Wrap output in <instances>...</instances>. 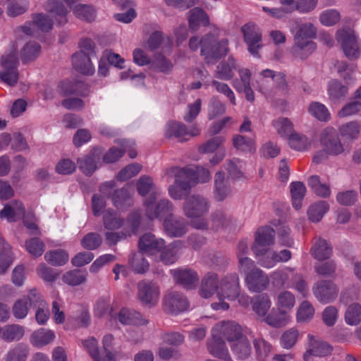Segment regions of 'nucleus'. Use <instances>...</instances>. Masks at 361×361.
Masks as SVG:
<instances>
[{
	"label": "nucleus",
	"instance_id": "49",
	"mask_svg": "<svg viewBox=\"0 0 361 361\" xmlns=\"http://www.w3.org/2000/svg\"><path fill=\"white\" fill-rule=\"evenodd\" d=\"M224 167L231 179L239 180L244 177V162L242 160L238 158L228 159L226 161Z\"/></svg>",
	"mask_w": 361,
	"mask_h": 361
},
{
	"label": "nucleus",
	"instance_id": "25",
	"mask_svg": "<svg viewBox=\"0 0 361 361\" xmlns=\"http://www.w3.org/2000/svg\"><path fill=\"white\" fill-rule=\"evenodd\" d=\"M165 244V240L162 238H156L152 233H146L140 237L138 242L139 250L142 253L153 255L158 253V251Z\"/></svg>",
	"mask_w": 361,
	"mask_h": 361
},
{
	"label": "nucleus",
	"instance_id": "46",
	"mask_svg": "<svg viewBox=\"0 0 361 361\" xmlns=\"http://www.w3.org/2000/svg\"><path fill=\"white\" fill-rule=\"evenodd\" d=\"M30 353L27 344L18 343L9 349L5 357V361H26Z\"/></svg>",
	"mask_w": 361,
	"mask_h": 361
},
{
	"label": "nucleus",
	"instance_id": "23",
	"mask_svg": "<svg viewBox=\"0 0 361 361\" xmlns=\"http://www.w3.org/2000/svg\"><path fill=\"white\" fill-rule=\"evenodd\" d=\"M212 337L207 341V349L209 353L217 358L224 360L226 361H231V357L229 355L228 348H226L224 339L221 336L216 335L213 333L212 329Z\"/></svg>",
	"mask_w": 361,
	"mask_h": 361
},
{
	"label": "nucleus",
	"instance_id": "59",
	"mask_svg": "<svg viewBox=\"0 0 361 361\" xmlns=\"http://www.w3.org/2000/svg\"><path fill=\"white\" fill-rule=\"evenodd\" d=\"M112 202L117 208H123L131 204L130 192L128 187L115 190L112 196Z\"/></svg>",
	"mask_w": 361,
	"mask_h": 361
},
{
	"label": "nucleus",
	"instance_id": "9",
	"mask_svg": "<svg viewBox=\"0 0 361 361\" xmlns=\"http://www.w3.org/2000/svg\"><path fill=\"white\" fill-rule=\"evenodd\" d=\"M239 292L240 283L238 274H228L221 281L219 289L217 292V298L219 300H234L239 295Z\"/></svg>",
	"mask_w": 361,
	"mask_h": 361
},
{
	"label": "nucleus",
	"instance_id": "40",
	"mask_svg": "<svg viewBox=\"0 0 361 361\" xmlns=\"http://www.w3.org/2000/svg\"><path fill=\"white\" fill-rule=\"evenodd\" d=\"M55 337L52 330L41 328L32 334L30 343L35 347L42 348L52 342Z\"/></svg>",
	"mask_w": 361,
	"mask_h": 361
},
{
	"label": "nucleus",
	"instance_id": "2",
	"mask_svg": "<svg viewBox=\"0 0 361 361\" xmlns=\"http://www.w3.org/2000/svg\"><path fill=\"white\" fill-rule=\"evenodd\" d=\"M316 34L317 28L311 23L298 25L294 36V44L290 49V53L295 59L305 60L314 52L316 44L312 39Z\"/></svg>",
	"mask_w": 361,
	"mask_h": 361
},
{
	"label": "nucleus",
	"instance_id": "55",
	"mask_svg": "<svg viewBox=\"0 0 361 361\" xmlns=\"http://www.w3.org/2000/svg\"><path fill=\"white\" fill-rule=\"evenodd\" d=\"M271 305L269 297L267 294H261L254 298L252 309L259 317H265Z\"/></svg>",
	"mask_w": 361,
	"mask_h": 361
},
{
	"label": "nucleus",
	"instance_id": "44",
	"mask_svg": "<svg viewBox=\"0 0 361 361\" xmlns=\"http://www.w3.org/2000/svg\"><path fill=\"white\" fill-rule=\"evenodd\" d=\"M308 114L322 122H326L331 119V114L328 108L319 102H312L307 107Z\"/></svg>",
	"mask_w": 361,
	"mask_h": 361
},
{
	"label": "nucleus",
	"instance_id": "56",
	"mask_svg": "<svg viewBox=\"0 0 361 361\" xmlns=\"http://www.w3.org/2000/svg\"><path fill=\"white\" fill-rule=\"evenodd\" d=\"M308 185L319 197L326 198L331 195L330 187L325 183H321L318 176L314 175L310 176L308 179Z\"/></svg>",
	"mask_w": 361,
	"mask_h": 361
},
{
	"label": "nucleus",
	"instance_id": "58",
	"mask_svg": "<svg viewBox=\"0 0 361 361\" xmlns=\"http://www.w3.org/2000/svg\"><path fill=\"white\" fill-rule=\"evenodd\" d=\"M41 47L35 42H27L21 49L20 58L23 63L33 61L39 54Z\"/></svg>",
	"mask_w": 361,
	"mask_h": 361
},
{
	"label": "nucleus",
	"instance_id": "20",
	"mask_svg": "<svg viewBox=\"0 0 361 361\" xmlns=\"http://www.w3.org/2000/svg\"><path fill=\"white\" fill-rule=\"evenodd\" d=\"M298 277V273L293 268L283 267L274 271L271 274L272 283L277 287L290 288L293 287L294 279Z\"/></svg>",
	"mask_w": 361,
	"mask_h": 361
},
{
	"label": "nucleus",
	"instance_id": "38",
	"mask_svg": "<svg viewBox=\"0 0 361 361\" xmlns=\"http://www.w3.org/2000/svg\"><path fill=\"white\" fill-rule=\"evenodd\" d=\"M312 255L317 260L322 261L329 259L332 255V247L323 238H318L310 249Z\"/></svg>",
	"mask_w": 361,
	"mask_h": 361
},
{
	"label": "nucleus",
	"instance_id": "41",
	"mask_svg": "<svg viewBox=\"0 0 361 361\" xmlns=\"http://www.w3.org/2000/svg\"><path fill=\"white\" fill-rule=\"evenodd\" d=\"M189 27L193 31H197L200 25L209 24V17L200 8L195 7L189 11Z\"/></svg>",
	"mask_w": 361,
	"mask_h": 361
},
{
	"label": "nucleus",
	"instance_id": "43",
	"mask_svg": "<svg viewBox=\"0 0 361 361\" xmlns=\"http://www.w3.org/2000/svg\"><path fill=\"white\" fill-rule=\"evenodd\" d=\"M232 216L222 210H216L211 215L210 228L214 231L227 228L233 223Z\"/></svg>",
	"mask_w": 361,
	"mask_h": 361
},
{
	"label": "nucleus",
	"instance_id": "10",
	"mask_svg": "<svg viewBox=\"0 0 361 361\" xmlns=\"http://www.w3.org/2000/svg\"><path fill=\"white\" fill-rule=\"evenodd\" d=\"M160 295L159 286L154 282L142 281L137 284V298L148 307L157 304Z\"/></svg>",
	"mask_w": 361,
	"mask_h": 361
},
{
	"label": "nucleus",
	"instance_id": "18",
	"mask_svg": "<svg viewBox=\"0 0 361 361\" xmlns=\"http://www.w3.org/2000/svg\"><path fill=\"white\" fill-rule=\"evenodd\" d=\"M245 282L247 288L255 293H260L264 290L269 284L268 275L260 269H254L248 272Z\"/></svg>",
	"mask_w": 361,
	"mask_h": 361
},
{
	"label": "nucleus",
	"instance_id": "63",
	"mask_svg": "<svg viewBox=\"0 0 361 361\" xmlns=\"http://www.w3.org/2000/svg\"><path fill=\"white\" fill-rule=\"evenodd\" d=\"M240 79L233 80L232 85L238 92H243L245 88L250 87L251 72L247 68H240L238 70Z\"/></svg>",
	"mask_w": 361,
	"mask_h": 361
},
{
	"label": "nucleus",
	"instance_id": "53",
	"mask_svg": "<svg viewBox=\"0 0 361 361\" xmlns=\"http://www.w3.org/2000/svg\"><path fill=\"white\" fill-rule=\"evenodd\" d=\"M329 209V205L326 202H317L310 207L307 211L308 217L312 222H319Z\"/></svg>",
	"mask_w": 361,
	"mask_h": 361
},
{
	"label": "nucleus",
	"instance_id": "26",
	"mask_svg": "<svg viewBox=\"0 0 361 361\" xmlns=\"http://www.w3.org/2000/svg\"><path fill=\"white\" fill-rule=\"evenodd\" d=\"M25 212L23 204L18 200H13L6 204L0 211V218L8 222H14L24 216Z\"/></svg>",
	"mask_w": 361,
	"mask_h": 361
},
{
	"label": "nucleus",
	"instance_id": "52",
	"mask_svg": "<svg viewBox=\"0 0 361 361\" xmlns=\"http://www.w3.org/2000/svg\"><path fill=\"white\" fill-rule=\"evenodd\" d=\"M348 93V88L341 82L331 80L328 86V94L331 101L337 102L345 97Z\"/></svg>",
	"mask_w": 361,
	"mask_h": 361
},
{
	"label": "nucleus",
	"instance_id": "15",
	"mask_svg": "<svg viewBox=\"0 0 361 361\" xmlns=\"http://www.w3.org/2000/svg\"><path fill=\"white\" fill-rule=\"evenodd\" d=\"M176 283L186 289L195 288L199 282V276L196 271L188 268H177L170 270Z\"/></svg>",
	"mask_w": 361,
	"mask_h": 361
},
{
	"label": "nucleus",
	"instance_id": "51",
	"mask_svg": "<svg viewBox=\"0 0 361 361\" xmlns=\"http://www.w3.org/2000/svg\"><path fill=\"white\" fill-rule=\"evenodd\" d=\"M124 220L116 212L111 209L104 212L103 216V224L107 230H117L123 226Z\"/></svg>",
	"mask_w": 361,
	"mask_h": 361
},
{
	"label": "nucleus",
	"instance_id": "12",
	"mask_svg": "<svg viewBox=\"0 0 361 361\" xmlns=\"http://www.w3.org/2000/svg\"><path fill=\"white\" fill-rule=\"evenodd\" d=\"M314 295L322 304L330 303L336 300L338 293L336 285L331 281H320L312 288Z\"/></svg>",
	"mask_w": 361,
	"mask_h": 361
},
{
	"label": "nucleus",
	"instance_id": "42",
	"mask_svg": "<svg viewBox=\"0 0 361 361\" xmlns=\"http://www.w3.org/2000/svg\"><path fill=\"white\" fill-rule=\"evenodd\" d=\"M214 186V196L218 201H223L230 195L231 190L225 183V173L223 171H218L215 174Z\"/></svg>",
	"mask_w": 361,
	"mask_h": 361
},
{
	"label": "nucleus",
	"instance_id": "22",
	"mask_svg": "<svg viewBox=\"0 0 361 361\" xmlns=\"http://www.w3.org/2000/svg\"><path fill=\"white\" fill-rule=\"evenodd\" d=\"M102 151L100 148L93 149L87 155L79 158L77 161L78 168L86 176H92L98 168Z\"/></svg>",
	"mask_w": 361,
	"mask_h": 361
},
{
	"label": "nucleus",
	"instance_id": "27",
	"mask_svg": "<svg viewBox=\"0 0 361 361\" xmlns=\"http://www.w3.org/2000/svg\"><path fill=\"white\" fill-rule=\"evenodd\" d=\"M219 289L218 275L215 273L209 272L202 279L199 293L202 298L207 299L214 294H217Z\"/></svg>",
	"mask_w": 361,
	"mask_h": 361
},
{
	"label": "nucleus",
	"instance_id": "16",
	"mask_svg": "<svg viewBox=\"0 0 361 361\" xmlns=\"http://www.w3.org/2000/svg\"><path fill=\"white\" fill-rule=\"evenodd\" d=\"M214 336L219 335L223 339L234 342L242 336L240 326L233 321L222 322L216 324L213 328Z\"/></svg>",
	"mask_w": 361,
	"mask_h": 361
},
{
	"label": "nucleus",
	"instance_id": "19",
	"mask_svg": "<svg viewBox=\"0 0 361 361\" xmlns=\"http://www.w3.org/2000/svg\"><path fill=\"white\" fill-rule=\"evenodd\" d=\"M164 307L171 314H178L188 310L189 302L182 293L171 292L164 298Z\"/></svg>",
	"mask_w": 361,
	"mask_h": 361
},
{
	"label": "nucleus",
	"instance_id": "39",
	"mask_svg": "<svg viewBox=\"0 0 361 361\" xmlns=\"http://www.w3.org/2000/svg\"><path fill=\"white\" fill-rule=\"evenodd\" d=\"M275 231L269 226L258 228L252 247H266L274 243Z\"/></svg>",
	"mask_w": 361,
	"mask_h": 361
},
{
	"label": "nucleus",
	"instance_id": "48",
	"mask_svg": "<svg viewBox=\"0 0 361 361\" xmlns=\"http://www.w3.org/2000/svg\"><path fill=\"white\" fill-rule=\"evenodd\" d=\"M44 259L52 266L61 267L68 262L69 255L65 250L58 249L47 251L44 255Z\"/></svg>",
	"mask_w": 361,
	"mask_h": 361
},
{
	"label": "nucleus",
	"instance_id": "21",
	"mask_svg": "<svg viewBox=\"0 0 361 361\" xmlns=\"http://www.w3.org/2000/svg\"><path fill=\"white\" fill-rule=\"evenodd\" d=\"M309 343L304 354L305 361H313V356H326L331 352V347L326 342L317 340L313 336L308 335Z\"/></svg>",
	"mask_w": 361,
	"mask_h": 361
},
{
	"label": "nucleus",
	"instance_id": "64",
	"mask_svg": "<svg viewBox=\"0 0 361 361\" xmlns=\"http://www.w3.org/2000/svg\"><path fill=\"white\" fill-rule=\"evenodd\" d=\"M129 262L133 271L137 274L145 273L149 267L148 262L142 253L133 254L129 259Z\"/></svg>",
	"mask_w": 361,
	"mask_h": 361
},
{
	"label": "nucleus",
	"instance_id": "45",
	"mask_svg": "<svg viewBox=\"0 0 361 361\" xmlns=\"http://www.w3.org/2000/svg\"><path fill=\"white\" fill-rule=\"evenodd\" d=\"M290 190L293 206L296 210H299L306 193V187L302 182H292L290 185Z\"/></svg>",
	"mask_w": 361,
	"mask_h": 361
},
{
	"label": "nucleus",
	"instance_id": "29",
	"mask_svg": "<svg viewBox=\"0 0 361 361\" xmlns=\"http://www.w3.org/2000/svg\"><path fill=\"white\" fill-rule=\"evenodd\" d=\"M296 302L295 295L287 290L280 291L276 296V306L280 314L287 315L294 308Z\"/></svg>",
	"mask_w": 361,
	"mask_h": 361
},
{
	"label": "nucleus",
	"instance_id": "35",
	"mask_svg": "<svg viewBox=\"0 0 361 361\" xmlns=\"http://www.w3.org/2000/svg\"><path fill=\"white\" fill-rule=\"evenodd\" d=\"M235 60L229 56L227 61L221 62L216 68L214 77L223 80H229L234 76L236 70Z\"/></svg>",
	"mask_w": 361,
	"mask_h": 361
},
{
	"label": "nucleus",
	"instance_id": "31",
	"mask_svg": "<svg viewBox=\"0 0 361 361\" xmlns=\"http://www.w3.org/2000/svg\"><path fill=\"white\" fill-rule=\"evenodd\" d=\"M73 68L79 73L85 75H92L94 73L90 56L84 51H79L72 56Z\"/></svg>",
	"mask_w": 361,
	"mask_h": 361
},
{
	"label": "nucleus",
	"instance_id": "8",
	"mask_svg": "<svg viewBox=\"0 0 361 361\" xmlns=\"http://www.w3.org/2000/svg\"><path fill=\"white\" fill-rule=\"evenodd\" d=\"M209 209V203L207 198L200 195H192L186 198L183 207L185 214L188 218H199Z\"/></svg>",
	"mask_w": 361,
	"mask_h": 361
},
{
	"label": "nucleus",
	"instance_id": "13",
	"mask_svg": "<svg viewBox=\"0 0 361 361\" xmlns=\"http://www.w3.org/2000/svg\"><path fill=\"white\" fill-rule=\"evenodd\" d=\"M28 299L30 306L37 308L35 313L37 322L40 325L44 324L49 318V311L48 305L42 295L37 289L33 288L28 292Z\"/></svg>",
	"mask_w": 361,
	"mask_h": 361
},
{
	"label": "nucleus",
	"instance_id": "33",
	"mask_svg": "<svg viewBox=\"0 0 361 361\" xmlns=\"http://www.w3.org/2000/svg\"><path fill=\"white\" fill-rule=\"evenodd\" d=\"M58 92L62 96L78 94L82 97L87 95L85 84L79 81L63 80L58 86Z\"/></svg>",
	"mask_w": 361,
	"mask_h": 361
},
{
	"label": "nucleus",
	"instance_id": "3",
	"mask_svg": "<svg viewBox=\"0 0 361 361\" xmlns=\"http://www.w3.org/2000/svg\"><path fill=\"white\" fill-rule=\"evenodd\" d=\"M45 9L49 13V16L37 13L32 17V24L42 31L48 32L52 29L53 18L59 25L67 23L68 11L61 2L56 0H49L45 5Z\"/></svg>",
	"mask_w": 361,
	"mask_h": 361
},
{
	"label": "nucleus",
	"instance_id": "34",
	"mask_svg": "<svg viewBox=\"0 0 361 361\" xmlns=\"http://www.w3.org/2000/svg\"><path fill=\"white\" fill-rule=\"evenodd\" d=\"M82 345L94 361H114L111 352H106V355L99 353L97 341L94 337L82 341Z\"/></svg>",
	"mask_w": 361,
	"mask_h": 361
},
{
	"label": "nucleus",
	"instance_id": "4",
	"mask_svg": "<svg viewBox=\"0 0 361 361\" xmlns=\"http://www.w3.org/2000/svg\"><path fill=\"white\" fill-rule=\"evenodd\" d=\"M336 40L341 44L344 55L350 61L361 56V39L350 28H342L336 32Z\"/></svg>",
	"mask_w": 361,
	"mask_h": 361
},
{
	"label": "nucleus",
	"instance_id": "11",
	"mask_svg": "<svg viewBox=\"0 0 361 361\" xmlns=\"http://www.w3.org/2000/svg\"><path fill=\"white\" fill-rule=\"evenodd\" d=\"M241 30L245 43L247 45L248 51L253 56H257L259 50L262 48V32L260 29L253 23L244 25Z\"/></svg>",
	"mask_w": 361,
	"mask_h": 361
},
{
	"label": "nucleus",
	"instance_id": "14",
	"mask_svg": "<svg viewBox=\"0 0 361 361\" xmlns=\"http://www.w3.org/2000/svg\"><path fill=\"white\" fill-rule=\"evenodd\" d=\"M200 134V130L196 126L188 130L185 125L176 121H169L165 127V135L166 137H175L179 141L187 140V136L195 137Z\"/></svg>",
	"mask_w": 361,
	"mask_h": 361
},
{
	"label": "nucleus",
	"instance_id": "62",
	"mask_svg": "<svg viewBox=\"0 0 361 361\" xmlns=\"http://www.w3.org/2000/svg\"><path fill=\"white\" fill-rule=\"evenodd\" d=\"M233 145L235 149L242 152H252L255 149V142L252 138L236 135L233 138Z\"/></svg>",
	"mask_w": 361,
	"mask_h": 361
},
{
	"label": "nucleus",
	"instance_id": "24",
	"mask_svg": "<svg viewBox=\"0 0 361 361\" xmlns=\"http://www.w3.org/2000/svg\"><path fill=\"white\" fill-rule=\"evenodd\" d=\"M322 135V145L329 155H338L343 152V146L334 128H326Z\"/></svg>",
	"mask_w": 361,
	"mask_h": 361
},
{
	"label": "nucleus",
	"instance_id": "57",
	"mask_svg": "<svg viewBox=\"0 0 361 361\" xmlns=\"http://www.w3.org/2000/svg\"><path fill=\"white\" fill-rule=\"evenodd\" d=\"M314 307L310 302L302 301L298 308L296 319L300 323L309 322L314 317Z\"/></svg>",
	"mask_w": 361,
	"mask_h": 361
},
{
	"label": "nucleus",
	"instance_id": "5",
	"mask_svg": "<svg viewBox=\"0 0 361 361\" xmlns=\"http://www.w3.org/2000/svg\"><path fill=\"white\" fill-rule=\"evenodd\" d=\"M171 172L174 174L175 182L169 188V195L174 200H181L190 190L192 171L188 169L173 167Z\"/></svg>",
	"mask_w": 361,
	"mask_h": 361
},
{
	"label": "nucleus",
	"instance_id": "32",
	"mask_svg": "<svg viewBox=\"0 0 361 361\" xmlns=\"http://www.w3.org/2000/svg\"><path fill=\"white\" fill-rule=\"evenodd\" d=\"M118 320L124 325H146L147 320L134 310L122 308L118 314Z\"/></svg>",
	"mask_w": 361,
	"mask_h": 361
},
{
	"label": "nucleus",
	"instance_id": "17",
	"mask_svg": "<svg viewBox=\"0 0 361 361\" xmlns=\"http://www.w3.org/2000/svg\"><path fill=\"white\" fill-rule=\"evenodd\" d=\"M184 247V243L180 240H175L168 245L165 243L158 251L160 253L159 260L166 265H171L179 259Z\"/></svg>",
	"mask_w": 361,
	"mask_h": 361
},
{
	"label": "nucleus",
	"instance_id": "28",
	"mask_svg": "<svg viewBox=\"0 0 361 361\" xmlns=\"http://www.w3.org/2000/svg\"><path fill=\"white\" fill-rule=\"evenodd\" d=\"M274 71L270 69H265L260 73L259 78L257 80V90L267 99H272L276 94L270 84L274 82Z\"/></svg>",
	"mask_w": 361,
	"mask_h": 361
},
{
	"label": "nucleus",
	"instance_id": "54",
	"mask_svg": "<svg viewBox=\"0 0 361 361\" xmlns=\"http://www.w3.org/2000/svg\"><path fill=\"white\" fill-rule=\"evenodd\" d=\"M344 319L345 323L350 326L359 324L361 322V305L353 302L348 305L345 312Z\"/></svg>",
	"mask_w": 361,
	"mask_h": 361
},
{
	"label": "nucleus",
	"instance_id": "30",
	"mask_svg": "<svg viewBox=\"0 0 361 361\" xmlns=\"http://www.w3.org/2000/svg\"><path fill=\"white\" fill-rule=\"evenodd\" d=\"M252 252L259 265L264 268H273L276 264V251L266 248L252 247Z\"/></svg>",
	"mask_w": 361,
	"mask_h": 361
},
{
	"label": "nucleus",
	"instance_id": "6",
	"mask_svg": "<svg viewBox=\"0 0 361 361\" xmlns=\"http://www.w3.org/2000/svg\"><path fill=\"white\" fill-rule=\"evenodd\" d=\"M154 202L155 197L153 195L144 202L146 216L149 220H153L154 219H164L165 220L173 217L172 212L173 207L172 203L169 200H161L156 206H154Z\"/></svg>",
	"mask_w": 361,
	"mask_h": 361
},
{
	"label": "nucleus",
	"instance_id": "60",
	"mask_svg": "<svg viewBox=\"0 0 361 361\" xmlns=\"http://www.w3.org/2000/svg\"><path fill=\"white\" fill-rule=\"evenodd\" d=\"M149 68L164 73H169L172 68V63L162 54H158L150 63Z\"/></svg>",
	"mask_w": 361,
	"mask_h": 361
},
{
	"label": "nucleus",
	"instance_id": "1",
	"mask_svg": "<svg viewBox=\"0 0 361 361\" xmlns=\"http://www.w3.org/2000/svg\"><path fill=\"white\" fill-rule=\"evenodd\" d=\"M228 41L223 38L219 39L217 33H207L202 37L193 36L189 39L188 47L190 51L200 50V54L207 63L214 64L225 56L228 51Z\"/></svg>",
	"mask_w": 361,
	"mask_h": 361
},
{
	"label": "nucleus",
	"instance_id": "47",
	"mask_svg": "<svg viewBox=\"0 0 361 361\" xmlns=\"http://www.w3.org/2000/svg\"><path fill=\"white\" fill-rule=\"evenodd\" d=\"M233 353L239 360H245L251 354V346L246 337L241 336L231 345Z\"/></svg>",
	"mask_w": 361,
	"mask_h": 361
},
{
	"label": "nucleus",
	"instance_id": "37",
	"mask_svg": "<svg viewBox=\"0 0 361 361\" xmlns=\"http://www.w3.org/2000/svg\"><path fill=\"white\" fill-rule=\"evenodd\" d=\"M164 226L166 233L171 237H180L186 233V224L183 219H166L164 220Z\"/></svg>",
	"mask_w": 361,
	"mask_h": 361
},
{
	"label": "nucleus",
	"instance_id": "7",
	"mask_svg": "<svg viewBox=\"0 0 361 361\" xmlns=\"http://www.w3.org/2000/svg\"><path fill=\"white\" fill-rule=\"evenodd\" d=\"M18 57L16 50L1 57L3 70L0 72V78L9 86L16 85L18 80Z\"/></svg>",
	"mask_w": 361,
	"mask_h": 361
},
{
	"label": "nucleus",
	"instance_id": "36",
	"mask_svg": "<svg viewBox=\"0 0 361 361\" xmlns=\"http://www.w3.org/2000/svg\"><path fill=\"white\" fill-rule=\"evenodd\" d=\"M25 334V328L19 324H8L1 327L0 337L8 343L20 340Z\"/></svg>",
	"mask_w": 361,
	"mask_h": 361
},
{
	"label": "nucleus",
	"instance_id": "61",
	"mask_svg": "<svg viewBox=\"0 0 361 361\" xmlns=\"http://www.w3.org/2000/svg\"><path fill=\"white\" fill-rule=\"evenodd\" d=\"M30 302L28 294L23 298L17 300L12 307V312L15 318L23 319L26 317L28 314Z\"/></svg>",
	"mask_w": 361,
	"mask_h": 361
},
{
	"label": "nucleus",
	"instance_id": "50",
	"mask_svg": "<svg viewBox=\"0 0 361 361\" xmlns=\"http://www.w3.org/2000/svg\"><path fill=\"white\" fill-rule=\"evenodd\" d=\"M87 272L82 269H73L66 272L62 276V281L71 286H79L87 280Z\"/></svg>",
	"mask_w": 361,
	"mask_h": 361
}]
</instances>
